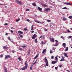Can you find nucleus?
Listing matches in <instances>:
<instances>
[{
	"mask_svg": "<svg viewBox=\"0 0 72 72\" xmlns=\"http://www.w3.org/2000/svg\"><path fill=\"white\" fill-rule=\"evenodd\" d=\"M59 66L60 68H61L62 67V65H59Z\"/></svg>",
	"mask_w": 72,
	"mask_h": 72,
	"instance_id": "obj_49",
	"label": "nucleus"
},
{
	"mask_svg": "<svg viewBox=\"0 0 72 72\" xmlns=\"http://www.w3.org/2000/svg\"><path fill=\"white\" fill-rule=\"evenodd\" d=\"M12 52L13 53H15L14 51V50H12Z\"/></svg>",
	"mask_w": 72,
	"mask_h": 72,
	"instance_id": "obj_43",
	"label": "nucleus"
},
{
	"mask_svg": "<svg viewBox=\"0 0 72 72\" xmlns=\"http://www.w3.org/2000/svg\"><path fill=\"white\" fill-rule=\"evenodd\" d=\"M63 3L64 4H65L71 5V4L69 3Z\"/></svg>",
	"mask_w": 72,
	"mask_h": 72,
	"instance_id": "obj_12",
	"label": "nucleus"
},
{
	"mask_svg": "<svg viewBox=\"0 0 72 72\" xmlns=\"http://www.w3.org/2000/svg\"><path fill=\"white\" fill-rule=\"evenodd\" d=\"M18 49L19 50H20V51L22 50V49L21 48H18Z\"/></svg>",
	"mask_w": 72,
	"mask_h": 72,
	"instance_id": "obj_22",
	"label": "nucleus"
},
{
	"mask_svg": "<svg viewBox=\"0 0 72 72\" xmlns=\"http://www.w3.org/2000/svg\"><path fill=\"white\" fill-rule=\"evenodd\" d=\"M19 35H20V37H21V38H22L23 37V36L22 35H21V34H19Z\"/></svg>",
	"mask_w": 72,
	"mask_h": 72,
	"instance_id": "obj_25",
	"label": "nucleus"
},
{
	"mask_svg": "<svg viewBox=\"0 0 72 72\" xmlns=\"http://www.w3.org/2000/svg\"><path fill=\"white\" fill-rule=\"evenodd\" d=\"M46 12H48V11H50V9L49 8H46L44 10Z\"/></svg>",
	"mask_w": 72,
	"mask_h": 72,
	"instance_id": "obj_13",
	"label": "nucleus"
},
{
	"mask_svg": "<svg viewBox=\"0 0 72 72\" xmlns=\"http://www.w3.org/2000/svg\"><path fill=\"white\" fill-rule=\"evenodd\" d=\"M62 39H64V37L63 36H61L60 37Z\"/></svg>",
	"mask_w": 72,
	"mask_h": 72,
	"instance_id": "obj_44",
	"label": "nucleus"
},
{
	"mask_svg": "<svg viewBox=\"0 0 72 72\" xmlns=\"http://www.w3.org/2000/svg\"><path fill=\"white\" fill-rule=\"evenodd\" d=\"M34 31H31V33H34Z\"/></svg>",
	"mask_w": 72,
	"mask_h": 72,
	"instance_id": "obj_58",
	"label": "nucleus"
},
{
	"mask_svg": "<svg viewBox=\"0 0 72 72\" xmlns=\"http://www.w3.org/2000/svg\"><path fill=\"white\" fill-rule=\"evenodd\" d=\"M42 6H44V7H47L48 6V5H46V4H42Z\"/></svg>",
	"mask_w": 72,
	"mask_h": 72,
	"instance_id": "obj_16",
	"label": "nucleus"
},
{
	"mask_svg": "<svg viewBox=\"0 0 72 72\" xmlns=\"http://www.w3.org/2000/svg\"><path fill=\"white\" fill-rule=\"evenodd\" d=\"M18 59L19 60V61H21V58L20 57H18Z\"/></svg>",
	"mask_w": 72,
	"mask_h": 72,
	"instance_id": "obj_24",
	"label": "nucleus"
},
{
	"mask_svg": "<svg viewBox=\"0 0 72 72\" xmlns=\"http://www.w3.org/2000/svg\"><path fill=\"white\" fill-rule=\"evenodd\" d=\"M8 39L9 40H10V41H12V40H11L10 39V37H8Z\"/></svg>",
	"mask_w": 72,
	"mask_h": 72,
	"instance_id": "obj_23",
	"label": "nucleus"
},
{
	"mask_svg": "<svg viewBox=\"0 0 72 72\" xmlns=\"http://www.w3.org/2000/svg\"><path fill=\"white\" fill-rule=\"evenodd\" d=\"M5 35H6V36H8V33H6Z\"/></svg>",
	"mask_w": 72,
	"mask_h": 72,
	"instance_id": "obj_55",
	"label": "nucleus"
},
{
	"mask_svg": "<svg viewBox=\"0 0 72 72\" xmlns=\"http://www.w3.org/2000/svg\"><path fill=\"white\" fill-rule=\"evenodd\" d=\"M33 25H32V27H31V30L32 31V30H33Z\"/></svg>",
	"mask_w": 72,
	"mask_h": 72,
	"instance_id": "obj_36",
	"label": "nucleus"
},
{
	"mask_svg": "<svg viewBox=\"0 0 72 72\" xmlns=\"http://www.w3.org/2000/svg\"><path fill=\"white\" fill-rule=\"evenodd\" d=\"M32 5L34 6H36V4L35 3H32Z\"/></svg>",
	"mask_w": 72,
	"mask_h": 72,
	"instance_id": "obj_21",
	"label": "nucleus"
},
{
	"mask_svg": "<svg viewBox=\"0 0 72 72\" xmlns=\"http://www.w3.org/2000/svg\"><path fill=\"white\" fill-rule=\"evenodd\" d=\"M62 9H67V8L66 7H65L64 8H62Z\"/></svg>",
	"mask_w": 72,
	"mask_h": 72,
	"instance_id": "obj_37",
	"label": "nucleus"
},
{
	"mask_svg": "<svg viewBox=\"0 0 72 72\" xmlns=\"http://www.w3.org/2000/svg\"><path fill=\"white\" fill-rule=\"evenodd\" d=\"M44 67H45V68H46V65H44Z\"/></svg>",
	"mask_w": 72,
	"mask_h": 72,
	"instance_id": "obj_63",
	"label": "nucleus"
},
{
	"mask_svg": "<svg viewBox=\"0 0 72 72\" xmlns=\"http://www.w3.org/2000/svg\"><path fill=\"white\" fill-rule=\"evenodd\" d=\"M67 32H71L70 31V30H68Z\"/></svg>",
	"mask_w": 72,
	"mask_h": 72,
	"instance_id": "obj_48",
	"label": "nucleus"
},
{
	"mask_svg": "<svg viewBox=\"0 0 72 72\" xmlns=\"http://www.w3.org/2000/svg\"><path fill=\"white\" fill-rule=\"evenodd\" d=\"M42 37H45V36L44 35H42L40 37H39V38H42Z\"/></svg>",
	"mask_w": 72,
	"mask_h": 72,
	"instance_id": "obj_30",
	"label": "nucleus"
},
{
	"mask_svg": "<svg viewBox=\"0 0 72 72\" xmlns=\"http://www.w3.org/2000/svg\"><path fill=\"white\" fill-rule=\"evenodd\" d=\"M37 39H36L35 40V43H37V42H38L37 41Z\"/></svg>",
	"mask_w": 72,
	"mask_h": 72,
	"instance_id": "obj_29",
	"label": "nucleus"
},
{
	"mask_svg": "<svg viewBox=\"0 0 72 72\" xmlns=\"http://www.w3.org/2000/svg\"><path fill=\"white\" fill-rule=\"evenodd\" d=\"M47 21L48 22H50V20H47Z\"/></svg>",
	"mask_w": 72,
	"mask_h": 72,
	"instance_id": "obj_56",
	"label": "nucleus"
},
{
	"mask_svg": "<svg viewBox=\"0 0 72 72\" xmlns=\"http://www.w3.org/2000/svg\"><path fill=\"white\" fill-rule=\"evenodd\" d=\"M51 59H54V56H52L51 57Z\"/></svg>",
	"mask_w": 72,
	"mask_h": 72,
	"instance_id": "obj_42",
	"label": "nucleus"
},
{
	"mask_svg": "<svg viewBox=\"0 0 72 72\" xmlns=\"http://www.w3.org/2000/svg\"><path fill=\"white\" fill-rule=\"evenodd\" d=\"M38 9L39 10V11H42V8H40V7H38Z\"/></svg>",
	"mask_w": 72,
	"mask_h": 72,
	"instance_id": "obj_17",
	"label": "nucleus"
},
{
	"mask_svg": "<svg viewBox=\"0 0 72 72\" xmlns=\"http://www.w3.org/2000/svg\"><path fill=\"white\" fill-rule=\"evenodd\" d=\"M27 61L25 62V64H24L25 66L23 67H22V68H21L22 70H24L25 69L27 68V67H28V65L27 63Z\"/></svg>",
	"mask_w": 72,
	"mask_h": 72,
	"instance_id": "obj_1",
	"label": "nucleus"
},
{
	"mask_svg": "<svg viewBox=\"0 0 72 72\" xmlns=\"http://www.w3.org/2000/svg\"><path fill=\"white\" fill-rule=\"evenodd\" d=\"M24 31H28V29L26 28H24Z\"/></svg>",
	"mask_w": 72,
	"mask_h": 72,
	"instance_id": "obj_38",
	"label": "nucleus"
},
{
	"mask_svg": "<svg viewBox=\"0 0 72 72\" xmlns=\"http://www.w3.org/2000/svg\"><path fill=\"white\" fill-rule=\"evenodd\" d=\"M68 18L70 19H72V16H70L68 17Z\"/></svg>",
	"mask_w": 72,
	"mask_h": 72,
	"instance_id": "obj_33",
	"label": "nucleus"
},
{
	"mask_svg": "<svg viewBox=\"0 0 72 72\" xmlns=\"http://www.w3.org/2000/svg\"><path fill=\"white\" fill-rule=\"evenodd\" d=\"M72 37L71 36H69L68 38H69V39H71V38H72Z\"/></svg>",
	"mask_w": 72,
	"mask_h": 72,
	"instance_id": "obj_45",
	"label": "nucleus"
},
{
	"mask_svg": "<svg viewBox=\"0 0 72 72\" xmlns=\"http://www.w3.org/2000/svg\"><path fill=\"white\" fill-rule=\"evenodd\" d=\"M11 58V56L10 55H7L5 56V59H7L8 58Z\"/></svg>",
	"mask_w": 72,
	"mask_h": 72,
	"instance_id": "obj_4",
	"label": "nucleus"
},
{
	"mask_svg": "<svg viewBox=\"0 0 72 72\" xmlns=\"http://www.w3.org/2000/svg\"><path fill=\"white\" fill-rule=\"evenodd\" d=\"M34 21L35 22H36L37 23H40V24H43V22H40L39 21H37L36 20H35Z\"/></svg>",
	"mask_w": 72,
	"mask_h": 72,
	"instance_id": "obj_9",
	"label": "nucleus"
},
{
	"mask_svg": "<svg viewBox=\"0 0 72 72\" xmlns=\"http://www.w3.org/2000/svg\"><path fill=\"white\" fill-rule=\"evenodd\" d=\"M39 55V54L37 53V54L35 56V57L33 58V59L35 60L38 57Z\"/></svg>",
	"mask_w": 72,
	"mask_h": 72,
	"instance_id": "obj_11",
	"label": "nucleus"
},
{
	"mask_svg": "<svg viewBox=\"0 0 72 72\" xmlns=\"http://www.w3.org/2000/svg\"><path fill=\"white\" fill-rule=\"evenodd\" d=\"M42 44H44V42L42 41Z\"/></svg>",
	"mask_w": 72,
	"mask_h": 72,
	"instance_id": "obj_61",
	"label": "nucleus"
},
{
	"mask_svg": "<svg viewBox=\"0 0 72 72\" xmlns=\"http://www.w3.org/2000/svg\"><path fill=\"white\" fill-rule=\"evenodd\" d=\"M50 41L51 42H54L55 40V39L53 38H50Z\"/></svg>",
	"mask_w": 72,
	"mask_h": 72,
	"instance_id": "obj_5",
	"label": "nucleus"
},
{
	"mask_svg": "<svg viewBox=\"0 0 72 72\" xmlns=\"http://www.w3.org/2000/svg\"><path fill=\"white\" fill-rule=\"evenodd\" d=\"M30 70H32V66H30Z\"/></svg>",
	"mask_w": 72,
	"mask_h": 72,
	"instance_id": "obj_47",
	"label": "nucleus"
},
{
	"mask_svg": "<svg viewBox=\"0 0 72 72\" xmlns=\"http://www.w3.org/2000/svg\"><path fill=\"white\" fill-rule=\"evenodd\" d=\"M66 71H68V72H70V71H69V70H66Z\"/></svg>",
	"mask_w": 72,
	"mask_h": 72,
	"instance_id": "obj_60",
	"label": "nucleus"
},
{
	"mask_svg": "<svg viewBox=\"0 0 72 72\" xmlns=\"http://www.w3.org/2000/svg\"><path fill=\"white\" fill-rule=\"evenodd\" d=\"M30 50H29L27 53V55H30Z\"/></svg>",
	"mask_w": 72,
	"mask_h": 72,
	"instance_id": "obj_19",
	"label": "nucleus"
},
{
	"mask_svg": "<svg viewBox=\"0 0 72 72\" xmlns=\"http://www.w3.org/2000/svg\"><path fill=\"white\" fill-rule=\"evenodd\" d=\"M4 71L5 72H8L7 69L6 68H4Z\"/></svg>",
	"mask_w": 72,
	"mask_h": 72,
	"instance_id": "obj_27",
	"label": "nucleus"
},
{
	"mask_svg": "<svg viewBox=\"0 0 72 72\" xmlns=\"http://www.w3.org/2000/svg\"><path fill=\"white\" fill-rule=\"evenodd\" d=\"M34 16L35 17H37V15H35Z\"/></svg>",
	"mask_w": 72,
	"mask_h": 72,
	"instance_id": "obj_62",
	"label": "nucleus"
},
{
	"mask_svg": "<svg viewBox=\"0 0 72 72\" xmlns=\"http://www.w3.org/2000/svg\"><path fill=\"white\" fill-rule=\"evenodd\" d=\"M10 32H11V33H13V32H14L12 30H10Z\"/></svg>",
	"mask_w": 72,
	"mask_h": 72,
	"instance_id": "obj_53",
	"label": "nucleus"
},
{
	"mask_svg": "<svg viewBox=\"0 0 72 72\" xmlns=\"http://www.w3.org/2000/svg\"><path fill=\"white\" fill-rule=\"evenodd\" d=\"M62 45L63 46V47L64 48H66V43H63V44H62Z\"/></svg>",
	"mask_w": 72,
	"mask_h": 72,
	"instance_id": "obj_15",
	"label": "nucleus"
},
{
	"mask_svg": "<svg viewBox=\"0 0 72 72\" xmlns=\"http://www.w3.org/2000/svg\"><path fill=\"white\" fill-rule=\"evenodd\" d=\"M4 25H5V26H8V24L7 23H6L4 24Z\"/></svg>",
	"mask_w": 72,
	"mask_h": 72,
	"instance_id": "obj_50",
	"label": "nucleus"
},
{
	"mask_svg": "<svg viewBox=\"0 0 72 72\" xmlns=\"http://www.w3.org/2000/svg\"><path fill=\"white\" fill-rule=\"evenodd\" d=\"M20 20V19H18L17 20H16V22H18V21H19Z\"/></svg>",
	"mask_w": 72,
	"mask_h": 72,
	"instance_id": "obj_32",
	"label": "nucleus"
},
{
	"mask_svg": "<svg viewBox=\"0 0 72 72\" xmlns=\"http://www.w3.org/2000/svg\"><path fill=\"white\" fill-rule=\"evenodd\" d=\"M65 60V59H61L60 60V62H62V61H64Z\"/></svg>",
	"mask_w": 72,
	"mask_h": 72,
	"instance_id": "obj_31",
	"label": "nucleus"
},
{
	"mask_svg": "<svg viewBox=\"0 0 72 72\" xmlns=\"http://www.w3.org/2000/svg\"><path fill=\"white\" fill-rule=\"evenodd\" d=\"M55 42H56V44L55 45V46H58V45H59V42L57 40H55Z\"/></svg>",
	"mask_w": 72,
	"mask_h": 72,
	"instance_id": "obj_6",
	"label": "nucleus"
},
{
	"mask_svg": "<svg viewBox=\"0 0 72 72\" xmlns=\"http://www.w3.org/2000/svg\"><path fill=\"white\" fill-rule=\"evenodd\" d=\"M62 59H64V57L62 56Z\"/></svg>",
	"mask_w": 72,
	"mask_h": 72,
	"instance_id": "obj_52",
	"label": "nucleus"
},
{
	"mask_svg": "<svg viewBox=\"0 0 72 72\" xmlns=\"http://www.w3.org/2000/svg\"><path fill=\"white\" fill-rule=\"evenodd\" d=\"M55 60H56L57 61L58 60V58L57 56H56L55 57Z\"/></svg>",
	"mask_w": 72,
	"mask_h": 72,
	"instance_id": "obj_28",
	"label": "nucleus"
},
{
	"mask_svg": "<svg viewBox=\"0 0 72 72\" xmlns=\"http://www.w3.org/2000/svg\"><path fill=\"white\" fill-rule=\"evenodd\" d=\"M30 10L29 9H26V11H28Z\"/></svg>",
	"mask_w": 72,
	"mask_h": 72,
	"instance_id": "obj_46",
	"label": "nucleus"
},
{
	"mask_svg": "<svg viewBox=\"0 0 72 72\" xmlns=\"http://www.w3.org/2000/svg\"><path fill=\"white\" fill-rule=\"evenodd\" d=\"M68 50V47H67V48H66L65 49V51H67Z\"/></svg>",
	"mask_w": 72,
	"mask_h": 72,
	"instance_id": "obj_40",
	"label": "nucleus"
},
{
	"mask_svg": "<svg viewBox=\"0 0 72 72\" xmlns=\"http://www.w3.org/2000/svg\"><path fill=\"white\" fill-rule=\"evenodd\" d=\"M64 55L66 57H67V58L68 57V56L67 55V54L66 53H64Z\"/></svg>",
	"mask_w": 72,
	"mask_h": 72,
	"instance_id": "obj_14",
	"label": "nucleus"
},
{
	"mask_svg": "<svg viewBox=\"0 0 72 72\" xmlns=\"http://www.w3.org/2000/svg\"><path fill=\"white\" fill-rule=\"evenodd\" d=\"M44 30H45V31H48V29H45Z\"/></svg>",
	"mask_w": 72,
	"mask_h": 72,
	"instance_id": "obj_59",
	"label": "nucleus"
},
{
	"mask_svg": "<svg viewBox=\"0 0 72 72\" xmlns=\"http://www.w3.org/2000/svg\"><path fill=\"white\" fill-rule=\"evenodd\" d=\"M18 33H20L21 34H22L23 33V32H21V31H19L18 32Z\"/></svg>",
	"mask_w": 72,
	"mask_h": 72,
	"instance_id": "obj_20",
	"label": "nucleus"
},
{
	"mask_svg": "<svg viewBox=\"0 0 72 72\" xmlns=\"http://www.w3.org/2000/svg\"><path fill=\"white\" fill-rule=\"evenodd\" d=\"M56 49V48H54V47L52 48V50H54V51H55V49Z\"/></svg>",
	"mask_w": 72,
	"mask_h": 72,
	"instance_id": "obj_26",
	"label": "nucleus"
},
{
	"mask_svg": "<svg viewBox=\"0 0 72 72\" xmlns=\"http://www.w3.org/2000/svg\"><path fill=\"white\" fill-rule=\"evenodd\" d=\"M44 60L46 64V66L48 67L49 66V63L48 61V60L46 57H45Z\"/></svg>",
	"mask_w": 72,
	"mask_h": 72,
	"instance_id": "obj_2",
	"label": "nucleus"
},
{
	"mask_svg": "<svg viewBox=\"0 0 72 72\" xmlns=\"http://www.w3.org/2000/svg\"><path fill=\"white\" fill-rule=\"evenodd\" d=\"M3 57V56L2 55H0V57H1V58H2Z\"/></svg>",
	"mask_w": 72,
	"mask_h": 72,
	"instance_id": "obj_41",
	"label": "nucleus"
},
{
	"mask_svg": "<svg viewBox=\"0 0 72 72\" xmlns=\"http://www.w3.org/2000/svg\"><path fill=\"white\" fill-rule=\"evenodd\" d=\"M22 47L23 48H26V46H22Z\"/></svg>",
	"mask_w": 72,
	"mask_h": 72,
	"instance_id": "obj_51",
	"label": "nucleus"
},
{
	"mask_svg": "<svg viewBox=\"0 0 72 72\" xmlns=\"http://www.w3.org/2000/svg\"><path fill=\"white\" fill-rule=\"evenodd\" d=\"M47 50L46 49H44L42 51V54H44L45 53V52Z\"/></svg>",
	"mask_w": 72,
	"mask_h": 72,
	"instance_id": "obj_8",
	"label": "nucleus"
},
{
	"mask_svg": "<svg viewBox=\"0 0 72 72\" xmlns=\"http://www.w3.org/2000/svg\"><path fill=\"white\" fill-rule=\"evenodd\" d=\"M53 51H52V50H50V54H52L53 53Z\"/></svg>",
	"mask_w": 72,
	"mask_h": 72,
	"instance_id": "obj_35",
	"label": "nucleus"
},
{
	"mask_svg": "<svg viewBox=\"0 0 72 72\" xmlns=\"http://www.w3.org/2000/svg\"><path fill=\"white\" fill-rule=\"evenodd\" d=\"M55 70H57L58 69V68H57V67H55Z\"/></svg>",
	"mask_w": 72,
	"mask_h": 72,
	"instance_id": "obj_54",
	"label": "nucleus"
},
{
	"mask_svg": "<svg viewBox=\"0 0 72 72\" xmlns=\"http://www.w3.org/2000/svg\"><path fill=\"white\" fill-rule=\"evenodd\" d=\"M3 48L4 50H5L6 49H7L8 48V47H6V46H4L3 47Z\"/></svg>",
	"mask_w": 72,
	"mask_h": 72,
	"instance_id": "obj_18",
	"label": "nucleus"
},
{
	"mask_svg": "<svg viewBox=\"0 0 72 72\" xmlns=\"http://www.w3.org/2000/svg\"><path fill=\"white\" fill-rule=\"evenodd\" d=\"M57 62V61H52L51 63L52 64H55Z\"/></svg>",
	"mask_w": 72,
	"mask_h": 72,
	"instance_id": "obj_10",
	"label": "nucleus"
},
{
	"mask_svg": "<svg viewBox=\"0 0 72 72\" xmlns=\"http://www.w3.org/2000/svg\"><path fill=\"white\" fill-rule=\"evenodd\" d=\"M58 57L59 58H61V57H60V56H58Z\"/></svg>",
	"mask_w": 72,
	"mask_h": 72,
	"instance_id": "obj_64",
	"label": "nucleus"
},
{
	"mask_svg": "<svg viewBox=\"0 0 72 72\" xmlns=\"http://www.w3.org/2000/svg\"><path fill=\"white\" fill-rule=\"evenodd\" d=\"M27 21H28V22H30V20L28 19L27 20Z\"/></svg>",
	"mask_w": 72,
	"mask_h": 72,
	"instance_id": "obj_57",
	"label": "nucleus"
},
{
	"mask_svg": "<svg viewBox=\"0 0 72 72\" xmlns=\"http://www.w3.org/2000/svg\"><path fill=\"white\" fill-rule=\"evenodd\" d=\"M63 19L65 21H66L67 20L66 18H63Z\"/></svg>",
	"mask_w": 72,
	"mask_h": 72,
	"instance_id": "obj_34",
	"label": "nucleus"
},
{
	"mask_svg": "<svg viewBox=\"0 0 72 72\" xmlns=\"http://www.w3.org/2000/svg\"><path fill=\"white\" fill-rule=\"evenodd\" d=\"M37 36V35L35 34L34 35H33L32 37V39H35V38H36V37Z\"/></svg>",
	"mask_w": 72,
	"mask_h": 72,
	"instance_id": "obj_7",
	"label": "nucleus"
},
{
	"mask_svg": "<svg viewBox=\"0 0 72 72\" xmlns=\"http://www.w3.org/2000/svg\"><path fill=\"white\" fill-rule=\"evenodd\" d=\"M16 3L19 5H22V2L18 0H15Z\"/></svg>",
	"mask_w": 72,
	"mask_h": 72,
	"instance_id": "obj_3",
	"label": "nucleus"
},
{
	"mask_svg": "<svg viewBox=\"0 0 72 72\" xmlns=\"http://www.w3.org/2000/svg\"><path fill=\"white\" fill-rule=\"evenodd\" d=\"M37 60H36L35 62L33 63V65L35 64L37 62Z\"/></svg>",
	"mask_w": 72,
	"mask_h": 72,
	"instance_id": "obj_39",
	"label": "nucleus"
}]
</instances>
